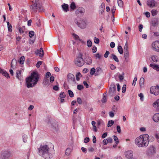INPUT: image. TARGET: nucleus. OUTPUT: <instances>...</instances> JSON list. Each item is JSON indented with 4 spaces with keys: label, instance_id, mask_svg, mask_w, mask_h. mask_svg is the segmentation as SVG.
I'll list each match as a JSON object with an SVG mask.
<instances>
[{
    "label": "nucleus",
    "instance_id": "56",
    "mask_svg": "<svg viewBox=\"0 0 159 159\" xmlns=\"http://www.w3.org/2000/svg\"><path fill=\"white\" fill-rule=\"evenodd\" d=\"M110 53V52L109 51H107L104 54V56L106 58H107L108 57L109 54Z\"/></svg>",
    "mask_w": 159,
    "mask_h": 159
},
{
    "label": "nucleus",
    "instance_id": "23",
    "mask_svg": "<svg viewBox=\"0 0 159 159\" xmlns=\"http://www.w3.org/2000/svg\"><path fill=\"white\" fill-rule=\"evenodd\" d=\"M150 66L153 68V69L156 70L157 71H159V66L158 65L155 64H150Z\"/></svg>",
    "mask_w": 159,
    "mask_h": 159
},
{
    "label": "nucleus",
    "instance_id": "54",
    "mask_svg": "<svg viewBox=\"0 0 159 159\" xmlns=\"http://www.w3.org/2000/svg\"><path fill=\"white\" fill-rule=\"evenodd\" d=\"M126 89V85L124 84L122 88V92L123 93H125V92Z\"/></svg>",
    "mask_w": 159,
    "mask_h": 159
},
{
    "label": "nucleus",
    "instance_id": "30",
    "mask_svg": "<svg viewBox=\"0 0 159 159\" xmlns=\"http://www.w3.org/2000/svg\"><path fill=\"white\" fill-rule=\"evenodd\" d=\"M102 71V70L101 68L97 67L96 68V73H95V75H99L100 73V72L101 71Z\"/></svg>",
    "mask_w": 159,
    "mask_h": 159
},
{
    "label": "nucleus",
    "instance_id": "11",
    "mask_svg": "<svg viewBox=\"0 0 159 159\" xmlns=\"http://www.w3.org/2000/svg\"><path fill=\"white\" fill-rule=\"evenodd\" d=\"M116 88L114 84H111L110 86L109 90V94L111 96H113L115 95Z\"/></svg>",
    "mask_w": 159,
    "mask_h": 159
},
{
    "label": "nucleus",
    "instance_id": "22",
    "mask_svg": "<svg viewBox=\"0 0 159 159\" xmlns=\"http://www.w3.org/2000/svg\"><path fill=\"white\" fill-rule=\"evenodd\" d=\"M110 58L113 59L115 61L118 62L119 61V59L117 56L114 54H112L110 56Z\"/></svg>",
    "mask_w": 159,
    "mask_h": 159
},
{
    "label": "nucleus",
    "instance_id": "45",
    "mask_svg": "<svg viewBox=\"0 0 159 159\" xmlns=\"http://www.w3.org/2000/svg\"><path fill=\"white\" fill-rule=\"evenodd\" d=\"M68 93L70 97L71 98L73 97L74 96L73 93L72 91L70 90H68Z\"/></svg>",
    "mask_w": 159,
    "mask_h": 159
},
{
    "label": "nucleus",
    "instance_id": "51",
    "mask_svg": "<svg viewBox=\"0 0 159 159\" xmlns=\"http://www.w3.org/2000/svg\"><path fill=\"white\" fill-rule=\"evenodd\" d=\"M116 10V7L115 6H114L112 8L111 10V11L112 12V14H115V12Z\"/></svg>",
    "mask_w": 159,
    "mask_h": 159
},
{
    "label": "nucleus",
    "instance_id": "21",
    "mask_svg": "<svg viewBox=\"0 0 159 159\" xmlns=\"http://www.w3.org/2000/svg\"><path fill=\"white\" fill-rule=\"evenodd\" d=\"M153 119L155 122H158L159 121V113H157L154 115Z\"/></svg>",
    "mask_w": 159,
    "mask_h": 159
},
{
    "label": "nucleus",
    "instance_id": "60",
    "mask_svg": "<svg viewBox=\"0 0 159 159\" xmlns=\"http://www.w3.org/2000/svg\"><path fill=\"white\" fill-rule=\"evenodd\" d=\"M143 28V25L141 24H140L139 26V30L140 32H141Z\"/></svg>",
    "mask_w": 159,
    "mask_h": 159
},
{
    "label": "nucleus",
    "instance_id": "12",
    "mask_svg": "<svg viewBox=\"0 0 159 159\" xmlns=\"http://www.w3.org/2000/svg\"><path fill=\"white\" fill-rule=\"evenodd\" d=\"M147 5L150 7L153 8L156 6L157 2L154 0H148L147 3Z\"/></svg>",
    "mask_w": 159,
    "mask_h": 159
},
{
    "label": "nucleus",
    "instance_id": "42",
    "mask_svg": "<svg viewBox=\"0 0 159 159\" xmlns=\"http://www.w3.org/2000/svg\"><path fill=\"white\" fill-rule=\"evenodd\" d=\"M59 97L61 98H64L66 97V95L64 92H62L61 93Z\"/></svg>",
    "mask_w": 159,
    "mask_h": 159
},
{
    "label": "nucleus",
    "instance_id": "31",
    "mask_svg": "<svg viewBox=\"0 0 159 159\" xmlns=\"http://www.w3.org/2000/svg\"><path fill=\"white\" fill-rule=\"evenodd\" d=\"M82 75L80 72H78L76 75V80L77 81H79L80 79V77H81Z\"/></svg>",
    "mask_w": 159,
    "mask_h": 159
},
{
    "label": "nucleus",
    "instance_id": "62",
    "mask_svg": "<svg viewBox=\"0 0 159 159\" xmlns=\"http://www.w3.org/2000/svg\"><path fill=\"white\" fill-rule=\"evenodd\" d=\"M53 89L55 91H58L59 89V88L58 86L55 85L53 87Z\"/></svg>",
    "mask_w": 159,
    "mask_h": 159
},
{
    "label": "nucleus",
    "instance_id": "6",
    "mask_svg": "<svg viewBox=\"0 0 159 159\" xmlns=\"http://www.w3.org/2000/svg\"><path fill=\"white\" fill-rule=\"evenodd\" d=\"M75 22L77 25L80 28L83 29L85 28L86 26V24L85 21L83 19H81L78 21L76 19L74 20Z\"/></svg>",
    "mask_w": 159,
    "mask_h": 159
},
{
    "label": "nucleus",
    "instance_id": "5",
    "mask_svg": "<svg viewBox=\"0 0 159 159\" xmlns=\"http://www.w3.org/2000/svg\"><path fill=\"white\" fill-rule=\"evenodd\" d=\"M82 57V54L80 53L79 55V56L76 58L75 61V64L77 66L81 67L84 64V61Z\"/></svg>",
    "mask_w": 159,
    "mask_h": 159
},
{
    "label": "nucleus",
    "instance_id": "61",
    "mask_svg": "<svg viewBox=\"0 0 159 159\" xmlns=\"http://www.w3.org/2000/svg\"><path fill=\"white\" fill-rule=\"evenodd\" d=\"M137 78L136 77H135L134 78V80L133 81V84H132V85H134V86L135 85V84H136V81H137Z\"/></svg>",
    "mask_w": 159,
    "mask_h": 159
},
{
    "label": "nucleus",
    "instance_id": "63",
    "mask_svg": "<svg viewBox=\"0 0 159 159\" xmlns=\"http://www.w3.org/2000/svg\"><path fill=\"white\" fill-rule=\"evenodd\" d=\"M107 143H111L112 141V139L111 138H108L107 139Z\"/></svg>",
    "mask_w": 159,
    "mask_h": 159
},
{
    "label": "nucleus",
    "instance_id": "57",
    "mask_svg": "<svg viewBox=\"0 0 159 159\" xmlns=\"http://www.w3.org/2000/svg\"><path fill=\"white\" fill-rule=\"evenodd\" d=\"M42 64V62L41 61H38L36 65V66L37 67L39 68L40 65H41Z\"/></svg>",
    "mask_w": 159,
    "mask_h": 159
},
{
    "label": "nucleus",
    "instance_id": "32",
    "mask_svg": "<svg viewBox=\"0 0 159 159\" xmlns=\"http://www.w3.org/2000/svg\"><path fill=\"white\" fill-rule=\"evenodd\" d=\"M71 152V150L70 148H68L66 150L65 154L67 156H69Z\"/></svg>",
    "mask_w": 159,
    "mask_h": 159
},
{
    "label": "nucleus",
    "instance_id": "7",
    "mask_svg": "<svg viewBox=\"0 0 159 159\" xmlns=\"http://www.w3.org/2000/svg\"><path fill=\"white\" fill-rule=\"evenodd\" d=\"M11 156V153L8 151H3L1 154V157L2 159H8Z\"/></svg>",
    "mask_w": 159,
    "mask_h": 159
},
{
    "label": "nucleus",
    "instance_id": "44",
    "mask_svg": "<svg viewBox=\"0 0 159 159\" xmlns=\"http://www.w3.org/2000/svg\"><path fill=\"white\" fill-rule=\"evenodd\" d=\"M113 137L114 139V140L115 142L116 143V144H118L119 143V140L118 138L115 135H113Z\"/></svg>",
    "mask_w": 159,
    "mask_h": 159
},
{
    "label": "nucleus",
    "instance_id": "3",
    "mask_svg": "<svg viewBox=\"0 0 159 159\" xmlns=\"http://www.w3.org/2000/svg\"><path fill=\"white\" fill-rule=\"evenodd\" d=\"M50 148L48 145L46 144L41 145L38 148L39 155L43 157L45 159L50 158Z\"/></svg>",
    "mask_w": 159,
    "mask_h": 159
},
{
    "label": "nucleus",
    "instance_id": "41",
    "mask_svg": "<svg viewBox=\"0 0 159 159\" xmlns=\"http://www.w3.org/2000/svg\"><path fill=\"white\" fill-rule=\"evenodd\" d=\"M114 123V122L113 120H109L108 121V123L107 126L108 127H111V126H112V125H113Z\"/></svg>",
    "mask_w": 159,
    "mask_h": 159
},
{
    "label": "nucleus",
    "instance_id": "53",
    "mask_svg": "<svg viewBox=\"0 0 159 159\" xmlns=\"http://www.w3.org/2000/svg\"><path fill=\"white\" fill-rule=\"evenodd\" d=\"M94 43L96 44H98L99 43V39L96 37H95L94 38Z\"/></svg>",
    "mask_w": 159,
    "mask_h": 159
},
{
    "label": "nucleus",
    "instance_id": "19",
    "mask_svg": "<svg viewBox=\"0 0 159 159\" xmlns=\"http://www.w3.org/2000/svg\"><path fill=\"white\" fill-rule=\"evenodd\" d=\"M62 7L65 12H67L69 11V6L67 4L64 3L61 6Z\"/></svg>",
    "mask_w": 159,
    "mask_h": 159
},
{
    "label": "nucleus",
    "instance_id": "58",
    "mask_svg": "<svg viewBox=\"0 0 159 159\" xmlns=\"http://www.w3.org/2000/svg\"><path fill=\"white\" fill-rule=\"evenodd\" d=\"M89 137H86L84 139V142L85 143H87L89 141Z\"/></svg>",
    "mask_w": 159,
    "mask_h": 159
},
{
    "label": "nucleus",
    "instance_id": "27",
    "mask_svg": "<svg viewBox=\"0 0 159 159\" xmlns=\"http://www.w3.org/2000/svg\"><path fill=\"white\" fill-rule=\"evenodd\" d=\"M107 100V95L106 93H105L103 94V96L102 99V103L106 102Z\"/></svg>",
    "mask_w": 159,
    "mask_h": 159
},
{
    "label": "nucleus",
    "instance_id": "39",
    "mask_svg": "<svg viewBox=\"0 0 159 159\" xmlns=\"http://www.w3.org/2000/svg\"><path fill=\"white\" fill-rule=\"evenodd\" d=\"M2 75L5 76L7 78H9L10 76L9 74L6 71H2Z\"/></svg>",
    "mask_w": 159,
    "mask_h": 159
},
{
    "label": "nucleus",
    "instance_id": "64",
    "mask_svg": "<svg viewBox=\"0 0 159 159\" xmlns=\"http://www.w3.org/2000/svg\"><path fill=\"white\" fill-rule=\"evenodd\" d=\"M110 46L111 48H114L115 46V43L113 42H111L110 44Z\"/></svg>",
    "mask_w": 159,
    "mask_h": 159
},
{
    "label": "nucleus",
    "instance_id": "59",
    "mask_svg": "<svg viewBox=\"0 0 159 159\" xmlns=\"http://www.w3.org/2000/svg\"><path fill=\"white\" fill-rule=\"evenodd\" d=\"M116 129L118 132L119 133H120L121 131L120 126L119 125H117L116 127Z\"/></svg>",
    "mask_w": 159,
    "mask_h": 159
},
{
    "label": "nucleus",
    "instance_id": "29",
    "mask_svg": "<svg viewBox=\"0 0 159 159\" xmlns=\"http://www.w3.org/2000/svg\"><path fill=\"white\" fill-rule=\"evenodd\" d=\"M70 9L72 10H74L76 8V6L74 2H72L71 3L70 6Z\"/></svg>",
    "mask_w": 159,
    "mask_h": 159
},
{
    "label": "nucleus",
    "instance_id": "18",
    "mask_svg": "<svg viewBox=\"0 0 159 159\" xmlns=\"http://www.w3.org/2000/svg\"><path fill=\"white\" fill-rule=\"evenodd\" d=\"M37 53L36 52V53L37 54H39V56L40 57H43V56L44 53H43V50L42 48H40L39 50H37Z\"/></svg>",
    "mask_w": 159,
    "mask_h": 159
},
{
    "label": "nucleus",
    "instance_id": "55",
    "mask_svg": "<svg viewBox=\"0 0 159 159\" xmlns=\"http://www.w3.org/2000/svg\"><path fill=\"white\" fill-rule=\"evenodd\" d=\"M77 102L79 104H82V101L80 98L78 97L77 98Z\"/></svg>",
    "mask_w": 159,
    "mask_h": 159
},
{
    "label": "nucleus",
    "instance_id": "28",
    "mask_svg": "<svg viewBox=\"0 0 159 159\" xmlns=\"http://www.w3.org/2000/svg\"><path fill=\"white\" fill-rule=\"evenodd\" d=\"M144 78L142 77L140 78L139 80V85L140 87H141L143 85H144Z\"/></svg>",
    "mask_w": 159,
    "mask_h": 159
},
{
    "label": "nucleus",
    "instance_id": "26",
    "mask_svg": "<svg viewBox=\"0 0 159 159\" xmlns=\"http://www.w3.org/2000/svg\"><path fill=\"white\" fill-rule=\"evenodd\" d=\"M85 62L88 65H90L92 63V59L91 57H87L85 59Z\"/></svg>",
    "mask_w": 159,
    "mask_h": 159
},
{
    "label": "nucleus",
    "instance_id": "14",
    "mask_svg": "<svg viewBox=\"0 0 159 159\" xmlns=\"http://www.w3.org/2000/svg\"><path fill=\"white\" fill-rule=\"evenodd\" d=\"M85 11V9L83 7H80L77 10L75 11V13L77 15L79 14L83 15Z\"/></svg>",
    "mask_w": 159,
    "mask_h": 159
},
{
    "label": "nucleus",
    "instance_id": "48",
    "mask_svg": "<svg viewBox=\"0 0 159 159\" xmlns=\"http://www.w3.org/2000/svg\"><path fill=\"white\" fill-rule=\"evenodd\" d=\"M128 47L127 42H126L124 47V51H128Z\"/></svg>",
    "mask_w": 159,
    "mask_h": 159
},
{
    "label": "nucleus",
    "instance_id": "4",
    "mask_svg": "<svg viewBox=\"0 0 159 159\" xmlns=\"http://www.w3.org/2000/svg\"><path fill=\"white\" fill-rule=\"evenodd\" d=\"M33 4L30 6V7L32 12H36L38 10L39 11L43 10L42 5L39 2V0L32 1Z\"/></svg>",
    "mask_w": 159,
    "mask_h": 159
},
{
    "label": "nucleus",
    "instance_id": "8",
    "mask_svg": "<svg viewBox=\"0 0 159 159\" xmlns=\"http://www.w3.org/2000/svg\"><path fill=\"white\" fill-rule=\"evenodd\" d=\"M67 80L70 84L75 83V80L74 75L71 73H69L67 75Z\"/></svg>",
    "mask_w": 159,
    "mask_h": 159
},
{
    "label": "nucleus",
    "instance_id": "46",
    "mask_svg": "<svg viewBox=\"0 0 159 159\" xmlns=\"http://www.w3.org/2000/svg\"><path fill=\"white\" fill-rule=\"evenodd\" d=\"M29 36L30 38H32L33 37L34 34V31H30L29 33Z\"/></svg>",
    "mask_w": 159,
    "mask_h": 159
},
{
    "label": "nucleus",
    "instance_id": "1",
    "mask_svg": "<svg viewBox=\"0 0 159 159\" xmlns=\"http://www.w3.org/2000/svg\"><path fill=\"white\" fill-rule=\"evenodd\" d=\"M39 75L37 72H32L30 75L25 79L26 85L28 88H32L35 86L39 80Z\"/></svg>",
    "mask_w": 159,
    "mask_h": 159
},
{
    "label": "nucleus",
    "instance_id": "2",
    "mask_svg": "<svg viewBox=\"0 0 159 159\" xmlns=\"http://www.w3.org/2000/svg\"><path fill=\"white\" fill-rule=\"evenodd\" d=\"M149 138L148 134L141 135L135 139V144L139 148L147 147L149 144Z\"/></svg>",
    "mask_w": 159,
    "mask_h": 159
},
{
    "label": "nucleus",
    "instance_id": "17",
    "mask_svg": "<svg viewBox=\"0 0 159 159\" xmlns=\"http://www.w3.org/2000/svg\"><path fill=\"white\" fill-rule=\"evenodd\" d=\"M105 8V4L102 2L101 3V6L99 7V13L102 14L104 12Z\"/></svg>",
    "mask_w": 159,
    "mask_h": 159
},
{
    "label": "nucleus",
    "instance_id": "37",
    "mask_svg": "<svg viewBox=\"0 0 159 159\" xmlns=\"http://www.w3.org/2000/svg\"><path fill=\"white\" fill-rule=\"evenodd\" d=\"M149 151L151 152L152 154L155 153V150L154 147L153 146L151 147L149 149Z\"/></svg>",
    "mask_w": 159,
    "mask_h": 159
},
{
    "label": "nucleus",
    "instance_id": "38",
    "mask_svg": "<svg viewBox=\"0 0 159 159\" xmlns=\"http://www.w3.org/2000/svg\"><path fill=\"white\" fill-rule=\"evenodd\" d=\"M117 3L118 6L120 7H122L123 2L122 0H117Z\"/></svg>",
    "mask_w": 159,
    "mask_h": 159
},
{
    "label": "nucleus",
    "instance_id": "47",
    "mask_svg": "<svg viewBox=\"0 0 159 159\" xmlns=\"http://www.w3.org/2000/svg\"><path fill=\"white\" fill-rule=\"evenodd\" d=\"M95 72V69L94 68H92L90 70V74L91 75H93L94 74Z\"/></svg>",
    "mask_w": 159,
    "mask_h": 159
},
{
    "label": "nucleus",
    "instance_id": "13",
    "mask_svg": "<svg viewBox=\"0 0 159 159\" xmlns=\"http://www.w3.org/2000/svg\"><path fill=\"white\" fill-rule=\"evenodd\" d=\"M125 155L126 158H132L133 156V152L132 151H128L125 152Z\"/></svg>",
    "mask_w": 159,
    "mask_h": 159
},
{
    "label": "nucleus",
    "instance_id": "43",
    "mask_svg": "<svg viewBox=\"0 0 159 159\" xmlns=\"http://www.w3.org/2000/svg\"><path fill=\"white\" fill-rule=\"evenodd\" d=\"M151 58L153 61L155 62H157V59L156 56L153 55L152 56Z\"/></svg>",
    "mask_w": 159,
    "mask_h": 159
},
{
    "label": "nucleus",
    "instance_id": "20",
    "mask_svg": "<svg viewBox=\"0 0 159 159\" xmlns=\"http://www.w3.org/2000/svg\"><path fill=\"white\" fill-rule=\"evenodd\" d=\"M21 70H17L16 73V77L19 80H21Z\"/></svg>",
    "mask_w": 159,
    "mask_h": 159
},
{
    "label": "nucleus",
    "instance_id": "25",
    "mask_svg": "<svg viewBox=\"0 0 159 159\" xmlns=\"http://www.w3.org/2000/svg\"><path fill=\"white\" fill-rule=\"evenodd\" d=\"M158 24V20L157 18H154L152 21V25L155 27Z\"/></svg>",
    "mask_w": 159,
    "mask_h": 159
},
{
    "label": "nucleus",
    "instance_id": "16",
    "mask_svg": "<svg viewBox=\"0 0 159 159\" xmlns=\"http://www.w3.org/2000/svg\"><path fill=\"white\" fill-rule=\"evenodd\" d=\"M17 29L20 34L24 33L25 30V27L24 26H18Z\"/></svg>",
    "mask_w": 159,
    "mask_h": 159
},
{
    "label": "nucleus",
    "instance_id": "24",
    "mask_svg": "<svg viewBox=\"0 0 159 159\" xmlns=\"http://www.w3.org/2000/svg\"><path fill=\"white\" fill-rule=\"evenodd\" d=\"M124 52L125 60L126 61H128L129 57V52L128 50L124 51Z\"/></svg>",
    "mask_w": 159,
    "mask_h": 159
},
{
    "label": "nucleus",
    "instance_id": "36",
    "mask_svg": "<svg viewBox=\"0 0 159 159\" xmlns=\"http://www.w3.org/2000/svg\"><path fill=\"white\" fill-rule=\"evenodd\" d=\"M25 61V57L24 56H22L20 57V59L19 63L21 64H23Z\"/></svg>",
    "mask_w": 159,
    "mask_h": 159
},
{
    "label": "nucleus",
    "instance_id": "52",
    "mask_svg": "<svg viewBox=\"0 0 159 159\" xmlns=\"http://www.w3.org/2000/svg\"><path fill=\"white\" fill-rule=\"evenodd\" d=\"M139 96L140 97V100L143 101V95L142 93H141L139 94Z\"/></svg>",
    "mask_w": 159,
    "mask_h": 159
},
{
    "label": "nucleus",
    "instance_id": "35",
    "mask_svg": "<svg viewBox=\"0 0 159 159\" xmlns=\"http://www.w3.org/2000/svg\"><path fill=\"white\" fill-rule=\"evenodd\" d=\"M118 50L120 54H122L123 53V48L121 46H118Z\"/></svg>",
    "mask_w": 159,
    "mask_h": 159
},
{
    "label": "nucleus",
    "instance_id": "34",
    "mask_svg": "<svg viewBox=\"0 0 159 159\" xmlns=\"http://www.w3.org/2000/svg\"><path fill=\"white\" fill-rule=\"evenodd\" d=\"M7 24L8 31L9 32H11L12 31L11 25L10 24L9 22H7Z\"/></svg>",
    "mask_w": 159,
    "mask_h": 159
},
{
    "label": "nucleus",
    "instance_id": "9",
    "mask_svg": "<svg viewBox=\"0 0 159 159\" xmlns=\"http://www.w3.org/2000/svg\"><path fill=\"white\" fill-rule=\"evenodd\" d=\"M150 92L155 95H157L159 93V86H152L151 88Z\"/></svg>",
    "mask_w": 159,
    "mask_h": 159
},
{
    "label": "nucleus",
    "instance_id": "33",
    "mask_svg": "<svg viewBox=\"0 0 159 159\" xmlns=\"http://www.w3.org/2000/svg\"><path fill=\"white\" fill-rule=\"evenodd\" d=\"M49 80L48 79H45L43 82V84L45 86H47L49 85Z\"/></svg>",
    "mask_w": 159,
    "mask_h": 159
},
{
    "label": "nucleus",
    "instance_id": "40",
    "mask_svg": "<svg viewBox=\"0 0 159 159\" xmlns=\"http://www.w3.org/2000/svg\"><path fill=\"white\" fill-rule=\"evenodd\" d=\"M157 13L156 10L153 9L151 11L152 15L153 16H156Z\"/></svg>",
    "mask_w": 159,
    "mask_h": 159
},
{
    "label": "nucleus",
    "instance_id": "50",
    "mask_svg": "<svg viewBox=\"0 0 159 159\" xmlns=\"http://www.w3.org/2000/svg\"><path fill=\"white\" fill-rule=\"evenodd\" d=\"M77 88L79 90H81L84 88V87L82 85H78L77 86Z\"/></svg>",
    "mask_w": 159,
    "mask_h": 159
},
{
    "label": "nucleus",
    "instance_id": "10",
    "mask_svg": "<svg viewBox=\"0 0 159 159\" xmlns=\"http://www.w3.org/2000/svg\"><path fill=\"white\" fill-rule=\"evenodd\" d=\"M153 50L159 52V41H156L153 42L152 44Z\"/></svg>",
    "mask_w": 159,
    "mask_h": 159
},
{
    "label": "nucleus",
    "instance_id": "49",
    "mask_svg": "<svg viewBox=\"0 0 159 159\" xmlns=\"http://www.w3.org/2000/svg\"><path fill=\"white\" fill-rule=\"evenodd\" d=\"M87 46L89 47H90L92 46V42L89 39L87 41Z\"/></svg>",
    "mask_w": 159,
    "mask_h": 159
},
{
    "label": "nucleus",
    "instance_id": "15",
    "mask_svg": "<svg viewBox=\"0 0 159 159\" xmlns=\"http://www.w3.org/2000/svg\"><path fill=\"white\" fill-rule=\"evenodd\" d=\"M153 106L157 110L159 111V99H157L153 104Z\"/></svg>",
    "mask_w": 159,
    "mask_h": 159
}]
</instances>
